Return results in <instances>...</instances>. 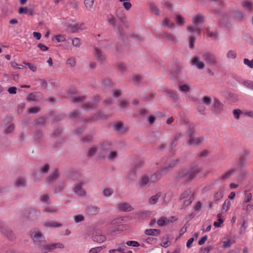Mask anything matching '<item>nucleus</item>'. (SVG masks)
I'll list each match as a JSON object with an SVG mask.
<instances>
[{"label":"nucleus","mask_w":253,"mask_h":253,"mask_svg":"<svg viewBox=\"0 0 253 253\" xmlns=\"http://www.w3.org/2000/svg\"><path fill=\"white\" fill-rule=\"evenodd\" d=\"M183 200V205L185 207L189 206L194 200V197H190V198L182 199Z\"/></svg>","instance_id":"nucleus-51"},{"label":"nucleus","mask_w":253,"mask_h":253,"mask_svg":"<svg viewBox=\"0 0 253 253\" xmlns=\"http://www.w3.org/2000/svg\"><path fill=\"white\" fill-rule=\"evenodd\" d=\"M49 165L47 164H46V165L43 166L42 167H41L40 168V169L41 172H42V173H45L47 172V171L49 170Z\"/></svg>","instance_id":"nucleus-58"},{"label":"nucleus","mask_w":253,"mask_h":253,"mask_svg":"<svg viewBox=\"0 0 253 253\" xmlns=\"http://www.w3.org/2000/svg\"><path fill=\"white\" fill-rule=\"evenodd\" d=\"M218 218V221L214 222L213 225L216 227H219L221 224L223 222V220L221 218V214L218 213L217 215Z\"/></svg>","instance_id":"nucleus-39"},{"label":"nucleus","mask_w":253,"mask_h":253,"mask_svg":"<svg viewBox=\"0 0 253 253\" xmlns=\"http://www.w3.org/2000/svg\"><path fill=\"white\" fill-rule=\"evenodd\" d=\"M18 12L19 14L25 13L28 15H32L33 14V10L31 8L27 7H21L19 9Z\"/></svg>","instance_id":"nucleus-25"},{"label":"nucleus","mask_w":253,"mask_h":253,"mask_svg":"<svg viewBox=\"0 0 253 253\" xmlns=\"http://www.w3.org/2000/svg\"><path fill=\"white\" fill-rule=\"evenodd\" d=\"M126 244L127 246H132V247H138V246H140L139 243L138 242L135 241H127L126 243Z\"/></svg>","instance_id":"nucleus-55"},{"label":"nucleus","mask_w":253,"mask_h":253,"mask_svg":"<svg viewBox=\"0 0 253 253\" xmlns=\"http://www.w3.org/2000/svg\"><path fill=\"white\" fill-rule=\"evenodd\" d=\"M103 195L105 197L111 196L113 193V190L110 188H106L103 190Z\"/></svg>","instance_id":"nucleus-32"},{"label":"nucleus","mask_w":253,"mask_h":253,"mask_svg":"<svg viewBox=\"0 0 253 253\" xmlns=\"http://www.w3.org/2000/svg\"><path fill=\"white\" fill-rule=\"evenodd\" d=\"M64 245L61 243H54L50 245H42L40 247L41 251L51 252L57 248L63 249Z\"/></svg>","instance_id":"nucleus-6"},{"label":"nucleus","mask_w":253,"mask_h":253,"mask_svg":"<svg viewBox=\"0 0 253 253\" xmlns=\"http://www.w3.org/2000/svg\"><path fill=\"white\" fill-rule=\"evenodd\" d=\"M197 110L201 115H204L206 111V107L203 105H199L197 107Z\"/></svg>","instance_id":"nucleus-57"},{"label":"nucleus","mask_w":253,"mask_h":253,"mask_svg":"<svg viewBox=\"0 0 253 253\" xmlns=\"http://www.w3.org/2000/svg\"><path fill=\"white\" fill-rule=\"evenodd\" d=\"M74 219L75 222L77 223L83 221L84 218L83 215L78 214L74 216Z\"/></svg>","instance_id":"nucleus-45"},{"label":"nucleus","mask_w":253,"mask_h":253,"mask_svg":"<svg viewBox=\"0 0 253 253\" xmlns=\"http://www.w3.org/2000/svg\"><path fill=\"white\" fill-rule=\"evenodd\" d=\"M222 247L224 248H229L231 246V241L230 239H227L222 241Z\"/></svg>","instance_id":"nucleus-50"},{"label":"nucleus","mask_w":253,"mask_h":253,"mask_svg":"<svg viewBox=\"0 0 253 253\" xmlns=\"http://www.w3.org/2000/svg\"><path fill=\"white\" fill-rule=\"evenodd\" d=\"M43 211L51 214H54L58 211V210L54 207L47 206L45 208Z\"/></svg>","instance_id":"nucleus-33"},{"label":"nucleus","mask_w":253,"mask_h":253,"mask_svg":"<svg viewBox=\"0 0 253 253\" xmlns=\"http://www.w3.org/2000/svg\"><path fill=\"white\" fill-rule=\"evenodd\" d=\"M31 238L36 243H41L44 239L42 233L39 230H35L31 233Z\"/></svg>","instance_id":"nucleus-10"},{"label":"nucleus","mask_w":253,"mask_h":253,"mask_svg":"<svg viewBox=\"0 0 253 253\" xmlns=\"http://www.w3.org/2000/svg\"><path fill=\"white\" fill-rule=\"evenodd\" d=\"M135 215L139 219H145L149 217L150 213L148 211H144L135 213Z\"/></svg>","instance_id":"nucleus-20"},{"label":"nucleus","mask_w":253,"mask_h":253,"mask_svg":"<svg viewBox=\"0 0 253 253\" xmlns=\"http://www.w3.org/2000/svg\"><path fill=\"white\" fill-rule=\"evenodd\" d=\"M100 151H99L98 146H97L92 147L90 148L89 149L88 154L89 156H92L94 155V154H96V153H97L98 154L100 155Z\"/></svg>","instance_id":"nucleus-29"},{"label":"nucleus","mask_w":253,"mask_h":253,"mask_svg":"<svg viewBox=\"0 0 253 253\" xmlns=\"http://www.w3.org/2000/svg\"><path fill=\"white\" fill-rule=\"evenodd\" d=\"M40 211H37L35 209H30L29 210V215H26L25 213H24L25 215L27 217L29 218H32L33 217L35 216H39L40 214Z\"/></svg>","instance_id":"nucleus-28"},{"label":"nucleus","mask_w":253,"mask_h":253,"mask_svg":"<svg viewBox=\"0 0 253 253\" xmlns=\"http://www.w3.org/2000/svg\"><path fill=\"white\" fill-rule=\"evenodd\" d=\"M161 233L159 229H148L145 231V234L147 235L157 236Z\"/></svg>","instance_id":"nucleus-21"},{"label":"nucleus","mask_w":253,"mask_h":253,"mask_svg":"<svg viewBox=\"0 0 253 253\" xmlns=\"http://www.w3.org/2000/svg\"><path fill=\"white\" fill-rule=\"evenodd\" d=\"M204 20L203 15L201 14H198L194 15L192 17V22L193 25H188L187 27V30L190 33H196L200 34L202 29L199 26V24L202 23Z\"/></svg>","instance_id":"nucleus-1"},{"label":"nucleus","mask_w":253,"mask_h":253,"mask_svg":"<svg viewBox=\"0 0 253 253\" xmlns=\"http://www.w3.org/2000/svg\"><path fill=\"white\" fill-rule=\"evenodd\" d=\"M64 185L63 183H60L59 184L57 187L55 188L54 192L55 193H58L62 191L64 188Z\"/></svg>","instance_id":"nucleus-56"},{"label":"nucleus","mask_w":253,"mask_h":253,"mask_svg":"<svg viewBox=\"0 0 253 253\" xmlns=\"http://www.w3.org/2000/svg\"><path fill=\"white\" fill-rule=\"evenodd\" d=\"M157 224L159 226L167 225L166 217L162 216L160 217L157 221Z\"/></svg>","instance_id":"nucleus-40"},{"label":"nucleus","mask_w":253,"mask_h":253,"mask_svg":"<svg viewBox=\"0 0 253 253\" xmlns=\"http://www.w3.org/2000/svg\"><path fill=\"white\" fill-rule=\"evenodd\" d=\"M187 172V170H183L181 171H180L176 175V179L180 180H183L184 181H187L188 180H186L184 177L183 176H184V174L183 172Z\"/></svg>","instance_id":"nucleus-48"},{"label":"nucleus","mask_w":253,"mask_h":253,"mask_svg":"<svg viewBox=\"0 0 253 253\" xmlns=\"http://www.w3.org/2000/svg\"><path fill=\"white\" fill-rule=\"evenodd\" d=\"M211 98L208 96H205L201 99L202 103L207 106L211 104Z\"/></svg>","instance_id":"nucleus-37"},{"label":"nucleus","mask_w":253,"mask_h":253,"mask_svg":"<svg viewBox=\"0 0 253 253\" xmlns=\"http://www.w3.org/2000/svg\"><path fill=\"white\" fill-rule=\"evenodd\" d=\"M161 196V192H158L155 195L152 196L149 199V203L151 205L156 204L158 202V200Z\"/></svg>","instance_id":"nucleus-19"},{"label":"nucleus","mask_w":253,"mask_h":253,"mask_svg":"<svg viewBox=\"0 0 253 253\" xmlns=\"http://www.w3.org/2000/svg\"><path fill=\"white\" fill-rule=\"evenodd\" d=\"M94 0H84V3L86 8H91L93 5Z\"/></svg>","instance_id":"nucleus-62"},{"label":"nucleus","mask_w":253,"mask_h":253,"mask_svg":"<svg viewBox=\"0 0 253 253\" xmlns=\"http://www.w3.org/2000/svg\"><path fill=\"white\" fill-rule=\"evenodd\" d=\"M123 124L121 122H118L114 126V128L116 130L119 131L123 129Z\"/></svg>","instance_id":"nucleus-59"},{"label":"nucleus","mask_w":253,"mask_h":253,"mask_svg":"<svg viewBox=\"0 0 253 253\" xmlns=\"http://www.w3.org/2000/svg\"><path fill=\"white\" fill-rule=\"evenodd\" d=\"M66 64L70 68L74 67L76 65V60L74 57H70L67 59Z\"/></svg>","instance_id":"nucleus-26"},{"label":"nucleus","mask_w":253,"mask_h":253,"mask_svg":"<svg viewBox=\"0 0 253 253\" xmlns=\"http://www.w3.org/2000/svg\"><path fill=\"white\" fill-rule=\"evenodd\" d=\"M175 21L177 25L181 26L185 23L184 18L180 15H177L175 16Z\"/></svg>","instance_id":"nucleus-31"},{"label":"nucleus","mask_w":253,"mask_h":253,"mask_svg":"<svg viewBox=\"0 0 253 253\" xmlns=\"http://www.w3.org/2000/svg\"><path fill=\"white\" fill-rule=\"evenodd\" d=\"M206 35L208 37L211 38L212 40H216L218 38V33L216 28L211 29L209 27L206 29Z\"/></svg>","instance_id":"nucleus-11"},{"label":"nucleus","mask_w":253,"mask_h":253,"mask_svg":"<svg viewBox=\"0 0 253 253\" xmlns=\"http://www.w3.org/2000/svg\"><path fill=\"white\" fill-rule=\"evenodd\" d=\"M162 25L163 26H167L169 28H173L174 27V24L173 22L171 20H168L167 18H165L163 20Z\"/></svg>","instance_id":"nucleus-30"},{"label":"nucleus","mask_w":253,"mask_h":253,"mask_svg":"<svg viewBox=\"0 0 253 253\" xmlns=\"http://www.w3.org/2000/svg\"><path fill=\"white\" fill-rule=\"evenodd\" d=\"M117 156L118 153L117 151H111L107 155V158L109 160H114L117 158Z\"/></svg>","instance_id":"nucleus-44"},{"label":"nucleus","mask_w":253,"mask_h":253,"mask_svg":"<svg viewBox=\"0 0 253 253\" xmlns=\"http://www.w3.org/2000/svg\"><path fill=\"white\" fill-rule=\"evenodd\" d=\"M222 103L218 99H214L212 110L216 113H219L222 111Z\"/></svg>","instance_id":"nucleus-12"},{"label":"nucleus","mask_w":253,"mask_h":253,"mask_svg":"<svg viewBox=\"0 0 253 253\" xmlns=\"http://www.w3.org/2000/svg\"><path fill=\"white\" fill-rule=\"evenodd\" d=\"M248 154L249 152L246 150H244L240 153L239 158H238V181L243 179L246 175V172L243 168L246 164Z\"/></svg>","instance_id":"nucleus-2"},{"label":"nucleus","mask_w":253,"mask_h":253,"mask_svg":"<svg viewBox=\"0 0 253 253\" xmlns=\"http://www.w3.org/2000/svg\"><path fill=\"white\" fill-rule=\"evenodd\" d=\"M248 226V224L247 220L244 219L242 225L240 227V234H243L245 233V232L246 231V229L247 228Z\"/></svg>","instance_id":"nucleus-35"},{"label":"nucleus","mask_w":253,"mask_h":253,"mask_svg":"<svg viewBox=\"0 0 253 253\" xmlns=\"http://www.w3.org/2000/svg\"><path fill=\"white\" fill-rule=\"evenodd\" d=\"M0 231L2 232L8 239L12 240L14 235L12 232L6 226H2L0 228Z\"/></svg>","instance_id":"nucleus-17"},{"label":"nucleus","mask_w":253,"mask_h":253,"mask_svg":"<svg viewBox=\"0 0 253 253\" xmlns=\"http://www.w3.org/2000/svg\"><path fill=\"white\" fill-rule=\"evenodd\" d=\"M123 5L127 10H128L131 7V4L128 0L124 1L123 3Z\"/></svg>","instance_id":"nucleus-64"},{"label":"nucleus","mask_w":253,"mask_h":253,"mask_svg":"<svg viewBox=\"0 0 253 253\" xmlns=\"http://www.w3.org/2000/svg\"><path fill=\"white\" fill-rule=\"evenodd\" d=\"M151 181V179H150ZM150 181V179L148 176L144 175L140 178V185H145Z\"/></svg>","instance_id":"nucleus-36"},{"label":"nucleus","mask_w":253,"mask_h":253,"mask_svg":"<svg viewBox=\"0 0 253 253\" xmlns=\"http://www.w3.org/2000/svg\"><path fill=\"white\" fill-rule=\"evenodd\" d=\"M59 176V171L58 170L55 169L47 178V181L50 183L56 180Z\"/></svg>","instance_id":"nucleus-22"},{"label":"nucleus","mask_w":253,"mask_h":253,"mask_svg":"<svg viewBox=\"0 0 253 253\" xmlns=\"http://www.w3.org/2000/svg\"><path fill=\"white\" fill-rule=\"evenodd\" d=\"M103 249L102 247H97L91 249L89 250V253H98L100 252Z\"/></svg>","instance_id":"nucleus-60"},{"label":"nucleus","mask_w":253,"mask_h":253,"mask_svg":"<svg viewBox=\"0 0 253 253\" xmlns=\"http://www.w3.org/2000/svg\"><path fill=\"white\" fill-rule=\"evenodd\" d=\"M112 143L109 141H104L100 145H98L100 155L104 153L105 151L111 148Z\"/></svg>","instance_id":"nucleus-13"},{"label":"nucleus","mask_w":253,"mask_h":253,"mask_svg":"<svg viewBox=\"0 0 253 253\" xmlns=\"http://www.w3.org/2000/svg\"><path fill=\"white\" fill-rule=\"evenodd\" d=\"M191 64L200 70L203 69L205 67L204 63L201 61L200 57L198 56H195L191 59Z\"/></svg>","instance_id":"nucleus-9"},{"label":"nucleus","mask_w":253,"mask_h":253,"mask_svg":"<svg viewBox=\"0 0 253 253\" xmlns=\"http://www.w3.org/2000/svg\"><path fill=\"white\" fill-rule=\"evenodd\" d=\"M233 172V170H229L226 172H225L224 174H223L222 175H221L219 178L220 179H222V180H225V179H227L228 178H229L231 175H232V173Z\"/></svg>","instance_id":"nucleus-41"},{"label":"nucleus","mask_w":253,"mask_h":253,"mask_svg":"<svg viewBox=\"0 0 253 253\" xmlns=\"http://www.w3.org/2000/svg\"><path fill=\"white\" fill-rule=\"evenodd\" d=\"M240 3L242 7L248 11H251L253 8V3L252 0H243Z\"/></svg>","instance_id":"nucleus-16"},{"label":"nucleus","mask_w":253,"mask_h":253,"mask_svg":"<svg viewBox=\"0 0 253 253\" xmlns=\"http://www.w3.org/2000/svg\"><path fill=\"white\" fill-rule=\"evenodd\" d=\"M64 26L67 27L72 33H75L79 30H84L85 29L84 23H73V21H71V20H69L65 23Z\"/></svg>","instance_id":"nucleus-5"},{"label":"nucleus","mask_w":253,"mask_h":253,"mask_svg":"<svg viewBox=\"0 0 253 253\" xmlns=\"http://www.w3.org/2000/svg\"><path fill=\"white\" fill-rule=\"evenodd\" d=\"M165 38L167 39H168L170 41H172L173 42H175L177 41L176 37L173 35H172L171 34H166L165 35Z\"/></svg>","instance_id":"nucleus-52"},{"label":"nucleus","mask_w":253,"mask_h":253,"mask_svg":"<svg viewBox=\"0 0 253 253\" xmlns=\"http://www.w3.org/2000/svg\"><path fill=\"white\" fill-rule=\"evenodd\" d=\"M107 21L109 22V23L113 26L114 27L115 26L116 18L112 15H108Z\"/></svg>","instance_id":"nucleus-43"},{"label":"nucleus","mask_w":253,"mask_h":253,"mask_svg":"<svg viewBox=\"0 0 253 253\" xmlns=\"http://www.w3.org/2000/svg\"><path fill=\"white\" fill-rule=\"evenodd\" d=\"M200 171V169L197 166L192 167L190 170L183 172L184 174L183 177L186 180H190L195 177L196 175Z\"/></svg>","instance_id":"nucleus-8"},{"label":"nucleus","mask_w":253,"mask_h":253,"mask_svg":"<svg viewBox=\"0 0 253 253\" xmlns=\"http://www.w3.org/2000/svg\"><path fill=\"white\" fill-rule=\"evenodd\" d=\"M94 54L95 59L99 62H103L105 60V56L102 54L99 49L95 47Z\"/></svg>","instance_id":"nucleus-18"},{"label":"nucleus","mask_w":253,"mask_h":253,"mask_svg":"<svg viewBox=\"0 0 253 253\" xmlns=\"http://www.w3.org/2000/svg\"><path fill=\"white\" fill-rule=\"evenodd\" d=\"M203 141V137H197L194 138L192 132H189V139L188 142L189 144H199L202 143Z\"/></svg>","instance_id":"nucleus-15"},{"label":"nucleus","mask_w":253,"mask_h":253,"mask_svg":"<svg viewBox=\"0 0 253 253\" xmlns=\"http://www.w3.org/2000/svg\"><path fill=\"white\" fill-rule=\"evenodd\" d=\"M93 240L94 242L102 243L105 241L106 237L104 235L99 234V233H96L95 235L93 236Z\"/></svg>","instance_id":"nucleus-23"},{"label":"nucleus","mask_w":253,"mask_h":253,"mask_svg":"<svg viewBox=\"0 0 253 253\" xmlns=\"http://www.w3.org/2000/svg\"><path fill=\"white\" fill-rule=\"evenodd\" d=\"M73 45L76 47H79L81 45V42L78 38H74L72 39Z\"/></svg>","instance_id":"nucleus-46"},{"label":"nucleus","mask_w":253,"mask_h":253,"mask_svg":"<svg viewBox=\"0 0 253 253\" xmlns=\"http://www.w3.org/2000/svg\"><path fill=\"white\" fill-rule=\"evenodd\" d=\"M236 52L235 51L230 50L227 53V57L229 59H234L236 57Z\"/></svg>","instance_id":"nucleus-53"},{"label":"nucleus","mask_w":253,"mask_h":253,"mask_svg":"<svg viewBox=\"0 0 253 253\" xmlns=\"http://www.w3.org/2000/svg\"><path fill=\"white\" fill-rule=\"evenodd\" d=\"M178 220V218L176 216H171L169 218L166 217V221L167 225L169 224V223H172L174 221H175Z\"/></svg>","instance_id":"nucleus-63"},{"label":"nucleus","mask_w":253,"mask_h":253,"mask_svg":"<svg viewBox=\"0 0 253 253\" xmlns=\"http://www.w3.org/2000/svg\"><path fill=\"white\" fill-rule=\"evenodd\" d=\"M190 89V87L188 84H180L179 90L181 92H184L189 91Z\"/></svg>","instance_id":"nucleus-38"},{"label":"nucleus","mask_w":253,"mask_h":253,"mask_svg":"<svg viewBox=\"0 0 253 253\" xmlns=\"http://www.w3.org/2000/svg\"><path fill=\"white\" fill-rule=\"evenodd\" d=\"M244 63L250 68H253V59L249 60L247 58H245L244 59Z\"/></svg>","instance_id":"nucleus-54"},{"label":"nucleus","mask_w":253,"mask_h":253,"mask_svg":"<svg viewBox=\"0 0 253 253\" xmlns=\"http://www.w3.org/2000/svg\"><path fill=\"white\" fill-rule=\"evenodd\" d=\"M202 57L207 64L210 66L214 65L216 63V59L214 55L210 52H204L202 53Z\"/></svg>","instance_id":"nucleus-7"},{"label":"nucleus","mask_w":253,"mask_h":253,"mask_svg":"<svg viewBox=\"0 0 253 253\" xmlns=\"http://www.w3.org/2000/svg\"><path fill=\"white\" fill-rule=\"evenodd\" d=\"M150 8L156 15L159 14L160 11H159V8L156 5H155L153 4H150Z\"/></svg>","instance_id":"nucleus-61"},{"label":"nucleus","mask_w":253,"mask_h":253,"mask_svg":"<svg viewBox=\"0 0 253 253\" xmlns=\"http://www.w3.org/2000/svg\"><path fill=\"white\" fill-rule=\"evenodd\" d=\"M25 178L23 177H20L17 178L15 182V184L18 187H22L25 185Z\"/></svg>","instance_id":"nucleus-34"},{"label":"nucleus","mask_w":253,"mask_h":253,"mask_svg":"<svg viewBox=\"0 0 253 253\" xmlns=\"http://www.w3.org/2000/svg\"><path fill=\"white\" fill-rule=\"evenodd\" d=\"M190 197H194L193 194L191 193V191L190 190H185L181 195L180 196V199H188L190 198Z\"/></svg>","instance_id":"nucleus-27"},{"label":"nucleus","mask_w":253,"mask_h":253,"mask_svg":"<svg viewBox=\"0 0 253 253\" xmlns=\"http://www.w3.org/2000/svg\"><path fill=\"white\" fill-rule=\"evenodd\" d=\"M175 162H172L168 167H165L161 170H158L156 171L151 177V182H155L159 180L162 175L163 173H167L170 168L173 167L174 165Z\"/></svg>","instance_id":"nucleus-3"},{"label":"nucleus","mask_w":253,"mask_h":253,"mask_svg":"<svg viewBox=\"0 0 253 253\" xmlns=\"http://www.w3.org/2000/svg\"><path fill=\"white\" fill-rule=\"evenodd\" d=\"M44 226L45 227L56 228L60 227L62 226L61 224L54 221H46L44 222Z\"/></svg>","instance_id":"nucleus-24"},{"label":"nucleus","mask_w":253,"mask_h":253,"mask_svg":"<svg viewBox=\"0 0 253 253\" xmlns=\"http://www.w3.org/2000/svg\"><path fill=\"white\" fill-rule=\"evenodd\" d=\"M140 240L143 242L142 246L144 247L145 243L151 244L154 241V238L152 237H148L147 238H142Z\"/></svg>","instance_id":"nucleus-47"},{"label":"nucleus","mask_w":253,"mask_h":253,"mask_svg":"<svg viewBox=\"0 0 253 253\" xmlns=\"http://www.w3.org/2000/svg\"><path fill=\"white\" fill-rule=\"evenodd\" d=\"M54 39L58 42H64L66 40V37L64 35H57L54 37Z\"/></svg>","instance_id":"nucleus-42"},{"label":"nucleus","mask_w":253,"mask_h":253,"mask_svg":"<svg viewBox=\"0 0 253 253\" xmlns=\"http://www.w3.org/2000/svg\"><path fill=\"white\" fill-rule=\"evenodd\" d=\"M118 208L119 210L125 211L129 212L132 211L133 210L132 207L127 203H122L118 205Z\"/></svg>","instance_id":"nucleus-14"},{"label":"nucleus","mask_w":253,"mask_h":253,"mask_svg":"<svg viewBox=\"0 0 253 253\" xmlns=\"http://www.w3.org/2000/svg\"><path fill=\"white\" fill-rule=\"evenodd\" d=\"M196 41V37L191 36L189 38V46L190 48H193L194 47V43Z\"/></svg>","instance_id":"nucleus-49"},{"label":"nucleus","mask_w":253,"mask_h":253,"mask_svg":"<svg viewBox=\"0 0 253 253\" xmlns=\"http://www.w3.org/2000/svg\"><path fill=\"white\" fill-rule=\"evenodd\" d=\"M85 182L83 180L77 181L73 188V191L78 196L82 197L85 196L86 194L85 190L83 188Z\"/></svg>","instance_id":"nucleus-4"}]
</instances>
